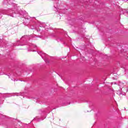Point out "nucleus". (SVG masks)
I'll use <instances>...</instances> for the list:
<instances>
[{
  "mask_svg": "<svg viewBox=\"0 0 128 128\" xmlns=\"http://www.w3.org/2000/svg\"><path fill=\"white\" fill-rule=\"evenodd\" d=\"M38 54H40V56L41 58H47L48 56V54H46V53H44L42 52H38Z\"/></svg>",
  "mask_w": 128,
  "mask_h": 128,
  "instance_id": "nucleus-1",
  "label": "nucleus"
},
{
  "mask_svg": "<svg viewBox=\"0 0 128 128\" xmlns=\"http://www.w3.org/2000/svg\"><path fill=\"white\" fill-rule=\"evenodd\" d=\"M54 0V8H56V10H58V7L60 6V4L58 3V0Z\"/></svg>",
  "mask_w": 128,
  "mask_h": 128,
  "instance_id": "nucleus-2",
  "label": "nucleus"
},
{
  "mask_svg": "<svg viewBox=\"0 0 128 128\" xmlns=\"http://www.w3.org/2000/svg\"><path fill=\"white\" fill-rule=\"evenodd\" d=\"M10 14L9 15L10 16H12V18H16V13L14 12V11H10Z\"/></svg>",
  "mask_w": 128,
  "mask_h": 128,
  "instance_id": "nucleus-3",
  "label": "nucleus"
},
{
  "mask_svg": "<svg viewBox=\"0 0 128 128\" xmlns=\"http://www.w3.org/2000/svg\"><path fill=\"white\" fill-rule=\"evenodd\" d=\"M14 2V0H8V4H13Z\"/></svg>",
  "mask_w": 128,
  "mask_h": 128,
  "instance_id": "nucleus-4",
  "label": "nucleus"
},
{
  "mask_svg": "<svg viewBox=\"0 0 128 128\" xmlns=\"http://www.w3.org/2000/svg\"><path fill=\"white\" fill-rule=\"evenodd\" d=\"M28 46H31L32 48H36V45L34 44H29Z\"/></svg>",
  "mask_w": 128,
  "mask_h": 128,
  "instance_id": "nucleus-5",
  "label": "nucleus"
},
{
  "mask_svg": "<svg viewBox=\"0 0 128 128\" xmlns=\"http://www.w3.org/2000/svg\"><path fill=\"white\" fill-rule=\"evenodd\" d=\"M44 62H46V59H44Z\"/></svg>",
  "mask_w": 128,
  "mask_h": 128,
  "instance_id": "nucleus-6",
  "label": "nucleus"
},
{
  "mask_svg": "<svg viewBox=\"0 0 128 128\" xmlns=\"http://www.w3.org/2000/svg\"><path fill=\"white\" fill-rule=\"evenodd\" d=\"M2 18V14H0V18Z\"/></svg>",
  "mask_w": 128,
  "mask_h": 128,
  "instance_id": "nucleus-7",
  "label": "nucleus"
},
{
  "mask_svg": "<svg viewBox=\"0 0 128 128\" xmlns=\"http://www.w3.org/2000/svg\"><path fill=\"white\" fill-rule=\"evenodd\" d=\"M32 52H36L34 50H31Z\"/></svg>",
  "mask_w": 128,
  "mask_h": 128,
  "instance_id": "nucleus-8",
  "label": "nucleus"
},
{
  "mask_svg": "<svg viewBox=\"0 0 128 128\" xmlns=\"http://www.w3.org/2000/svg\"><path fill=\"white\" fill-rule=\"evenodd\" d=\"M26 36H24V37H22V38H26Z\"/></svg>",
  "mask_w": 128,
  "mask_h": 128,
  "instance_id": "nucleus-9",
  "label": "nucleus"
},
{
  "mask_svg": "<svg viewBox=\"0 0 128 128\" xmlns=\"http://www.w3.org/2000/svg\"><path fill=\"white\" fill-rule=\"evenodd\" d=\"M58 40H60V39H58Z\"/></svg>",
  "mask_w": 128,
  "mask_h": 128,
  "instance_id": "nucleus-10",
  "label": "nucleus"
},
{
  "mask_svg": "<svg viewBox=\"0 0 128 128\" xmlns=\"http://www.w3.org/2000/svg\"><path fill=\"white\" fill-rule=\"evenodd\" d=\"M20 46H22V45H20Z\"/></svg>",
  "mask_w": 128,
  "mask_h": 128,
  "instance_id": "nucleus-11",
  "label": "nucleus"
}]
</instances>
